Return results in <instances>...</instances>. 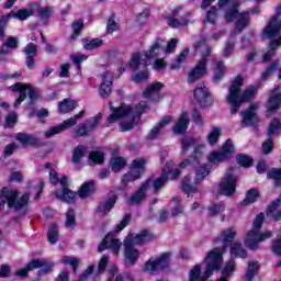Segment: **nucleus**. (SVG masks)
Returning a JSON list of instances; mask_svg holds the SVG:
<instances>
[{
  "instance_id": "obj_9",
  "label": "nucleus",
  "mask_w": 281,
  "mask_h": 281,
  "mask_svg": "<svg viewBox=\"0 0 281 281\" xmlns=\"http://www.w3.org/2000/svg\"><path fill=\"white\" fill-rule=\"evenodd\" d=\"M193 47L198 54H201L202 58L199 60L194 69L189 72V82H196L199 78H203V76L207 74V58L212 52V47L205 44V40H200Z\"/></svg>"
},
{
  "instance_id": "obj_47",
  "label": "nucleus",
  "mask_w": 281,
  "mask_h": 281,
  "mask_svg": "<svg viewBox=\"0 0 281 281\" xmlns=\"http://www.w3.org/2000/svg\"><path fill=\"white\" fill-rule=\"evenodd\" d=\"M221 133H222L221 127H213L209 132L207 144H210V146H216V144H218V139H221Z\"/></svg>"
},
{
  "instance_id": "obj_45",
  "label": "nucleus",
  "mask_w": 281,
  "mask_h": 281,
  "mask_svg": "<svg viewBox=\"0 0 281 281\" xmlns=\"http://www.w3.org/2000/svg\"><path fill=\"white\" fill-rule=\"evenodd\" d=\"M110 166H111L113 172H120V170H122L123 168L126 167V159H124L120 156H114L110 160Z\"/></svg>"
},
{
  "instance_id": "obj_36",
  "label": "nucleus",
  "mask_w": 281,
  "mask_h": 281,
  "mask_svg": "<svg viewBox=\"0 0 281 281\" xmlns=\"http://www.w3.org/2000/svg\"><path fill=\"white\" fill-rule=\"evenodd\" d=\"M267 216H271L274 221H278L281 216V200L272 202L267 210Z\"/></svg>"
},
{
  "instance_id": "obj_58",
  "label": "nucleus",
  "mask_w": 281,
  "mask_h": 281,
  "mask_svg": "<svg viewBox=\"0 0 281 281\" xmlns=\"http://www.w3.org/2000/svg\"><path fill=\"white\" fill-rule=\"evenodd\" d=\"M91 164H104V153L97 150L89 154Z\"/></svg>"
},
{
  "instance_id": "obj_14",
  "label": "nucleus",
  "mask_w": 281,
  "mask_h": 281,
  "mask_svg": "<svg viewBox=\"0 0 281 281\" xmlns=\"http://www.w3.org/2000/svg\"><path fill=\"white\" fill-rule=\"evenodd\" d=\"M9 91H13V93H20L14 103V109H18V106H21L22 102H25L27 94L31 101L36 100V89L30 85L16 82L9 87Z\"/></svg>"
},
{
  "instance_id": "obj_15",
  "label": "nucleus",
  "mask_w": 281,
  "mask_h": 281,
  "mask_svg": "<svg viewBox=\"0 0 281 281\" xmlns=\"http://www.w3.org/2000/svg\"><path fill=\"white\" fill-rule=\"evenodd\" d=\"M34 269H41L40 273H49V271L54 269V262L47 259H33L25 268L18 270L15 276L25 278V276H27L30 271H34Z\"/></svg>"
},
{
  "instance_id": "obj_21",
  "label": "nucleus",
  "mask_w": 281,
  "mask_h": 281,
  "mask_svg": "<svg viewBox=\"0 0 281 281\" xmlns=\"http://www.w3.org/2000/svg\"><path fill=\"white\" fill-rule=\"evenodd\" d=\"M258 103H252L248 110L240 112L241 126H258L260 124V116H258Z\"/></svg>"
},
{
  "instance_id": "obj_64",
  "label": "nucleus",
  "mask_w": 281,
  "mask_h": 281,
  "mask_svg": "<svg viewBox=\"0 0 281 281\" xmlns=\"http://www.w3.org/2000/svg\"><path fill=\"white\" fill-rule=\"evenodd\" d=\"M272 251L276 256H281V236H278L276 240L272 241Z\"/></svg>"
},
{
  "instance_id": "obj_17",
  "label": "nucleus",
  "mask_w": 281,
  "mask_h": 281,
  "mask_svg": "<svg viewBox=\"0 0 281 281\" xmlns=\"http://www.w3.org/2000/svg\"><path fill=\"white\" fill-rule=\"evenodd\" d=\"M146 160L144 158H136L132 161L130 171L125 173L122 178V183H132V181H137L145 172Z\"/></svg>"
},
{
  "instance_id": "obj_11",
  "label": "nucleus",
  "mask_w": 281,
  "mask_h": 281,
  "mask_svg": "<svg viewBox=\"0 0 281 281\" xmlns=\"http://www.w3.org/2000/svg\"><path fill=\"white\" fill-rule=\"evenodd\" d=\"M210 175V169H207V166L201 165L195 169V176L192 179V175H188L182 180V190L190 196V194H194V192H198L196 186L199 183H202V181Z\"/></svg>"
},
{
  "instance_id": "obj_32",
  "label": "nucleus",
  "mask_w": 281,
  "mask_h": 281,
  "mask_svg": "<svg viewBox=\"0 0 281 281\" xmlns=\"http://www.w3.org/2000/svg\"><path fill=\"white\" fill-rule=\"evenodd\" d=\"M175 168V162L173 161H168L162 168V177L170 179L171 181H175V179H179L181 175L180 169H173Z\"/></svg>"
},
{
  "instance_id": "obj_44",
  "label": "nucleus",
  "mask_w": 281,
  "mask_h": 281,
  "mask_svg": "<svg viewBox=\"0 0 281 281\" xmlns=\"http://www.w3.org/2000/svg\"><path fill=\"white\" fill-rule=\"evenodd\" d=\"M231 256L233 258H247V250L240 243H234L231 247Z\"/></svg>"
},
{
  "instance_id": "obj_37",
  "label": "nucleus",
  "mask_w": 281,
  "mask_h": 281,
  "mask_svg": "<svg viewBox=\"0 0 281 281\" xmlns=\"http://www.w3.org/2000/svg\"><path fill=\"white\" fill-rule=\"evenodd\" d=\"M148 183L150 182L143 183L139 190L132 194V198H131L132 205H137L144 201L146 190H148Z\"/></svg>"
},
{
  "instance_id": "obj_19",
  "label": "nucleus",
  "mask_w": 281,
  "mask_h": 281,
  "mask_svg": "<svg viewBox=\"0 0 281 281\" xmlns=\"http://www.w3.org/2000/svg\"><path fill=\"white\" fill-rule=\"evenodd\" d=\"M281 108V88L274 87L270 93L268 102L266 103V116L272 117Z\"/></svg>"
},
{
  "instance_id": "obj_50",
  "label": "nucleus",
  "mask_w": 281,
  "mask_h": 281,
  "mask_svg": "<svg viewBox=\"0 0 281 281\" xmlns=\"http://www.w3.org/2000/svg\"><path fill=\"white\" fill-rule=\"evenodd\" d=\"M166 181H168V178H166V176H161L160 178L153 180L149 179L147 180L145 183H148V188H150V186H153L154 192H159V190H161L162 186H166Z\"/></svg>"
},
{
  "instance_id": "obj_51",
  "label": "nucleus",
  "mask_w": 281,
  "mask_h": 281,
  "mask_svg": "<svg viewBox=\"0 0 281 281\" xmlns=\"http://www.w3.org/2000/svg\"><path fill=\"white\" fill-rule=\"evenodd\" d=\"M87 155V147L78 146L72 154V164L78 165L82 161V157Z\"/></svg>"
},
{
  "instance_id": "obj_2",
  "label": "nucleus",
  "mask_w": 281,
  "mask_h": 281,
  "mask_svg": "<svg viewBox=\"0 0 281 281\" xmlns=\"http://www.w3.org/2000/svg\"><path fill=\"white\" fill-rule=\"evenodd\" d=\"M148 106L145 103H139L136 108L131 105L122 104L119 108L113 106L110 103V115L108 117V124H114L119 122L121 131L124 133L134 128L139 122L142 113H146Z\"/></svg>"
},
{
  "instance_id": "obj_24",
  "label": "nucleus",
  "mask_w": 281,
  "mask_h": 281,
  "mask_svg": "<svg viewBox=\"0 0 281 281\" xmlns=\"http://www.w3.org/2000/svg\"><path fill=\"white\" fill-rule=\"evenodd\" d=\"M101 121H102V114H98L97 116L88 120L86 124L79 125L77 130V136L82 137L83 135H89L91 131H95V128L100 126Z\"/></svg>"
},
{
  "instance_id": "obj_8",
  "label": "nucleus",
  "mask_w": 281,
  "mask_h": 281,
  "mask_svg": "<svg viewBox=\"0 0 281 281\" xmlns=\"http://www.w3.org/2000/svg\"><path fill=\"white\" fill-rule=\"evenodd\" d=\"M265 223V213H259L254 223L252 228L248 231L246 237L244 238L245 246L251 251H256L260 249V243H265V240H269L271 238V231H267L265 233L260 232L262 224Z\"/></svg>"
},
{
  "instance_id": "obj_55",
  "label": "nucleus",
  "mask_w": 281,
  "mask_h": 281,
  "mask_svg": "<svg viewBox=\"0 0 281 281\" xmlns=\"http://www.w3.org/2000/svg\"><path fill=\"white\" fill-rule=\"evenodd\" d=\"M65 225L68 229H74V227H76V212H74V210L67 211Z\"/></svg>"
},
{
  "instance_id": "obj_41",
  "label": "nucleus",
  "mask_w": 281,
  "mask_h": 281,
  "mask_svg": "<svg viewBox=\"0 0 281 281\" xmlns=\"http://www.w3.org/2000/svg\"><path fill=\"white\" fill-rule=\"evenodd\" d=\"M260 270V263L258 261H249L248 269L246 271V281H252L256 278V273Z\"/></svg>"
},
{
  "instance_id": "obj_33",
  "label": "nucleus",
  "mask_w": 281,
  "mask_h": 281,
  "mask_svg": "<svg viewBox=\"0 0 281 281\" xmlns=\"http://www.w3.org/2000/svg\"><path fill=\"white\" fill-rule=\"evenodd\" d=\"M170 122H172V115H167L165 116L158 124L157 126H155L150 133L148 134V139H155L158 137L161 128H164L165 126H168V124H170Z\"/></svg>"
},
{
  "instance_id": "obj_28",
  "label": "nucleus",
  "mask_w": 281,
  "mask_h": 281,
  "mask_svg": "<svg viewBox=\"0 0 281 281\" xmlns=\"http://www.w3.org/2000/svg\"><path fill=\"white\" fill-rule=\"evenodd\" d=\"M112 86H113V75H111V72L103 74L102 83L99 90L101 98H109L111 95Z\"/></svg>"
},
{
  "instance_id": "obj_39",
  "label": "nucleus",
  "mask_w": 281,
  "mask_h": 281,
  "mask_svg": "<svg viewBox=\"0 0 281 281\" xmlns=\"http://www.w3.org/2000/svg\"><path fill=\"white\" fill-rule=\"evenodd\" d=\"M104 45V41L100 38H83L82 40V46L86 48L88 52H91L93 49H98V47H102Z\"/></svg>"
},
{
  "instance_id": "obj_6",
  "label": "nucleus",
  "mask_w": 281,
  "mask_h": 281,
  "mask_svg": "<svg viewBox=\"0 0 281 281\" xmlns=\"http://www.w3.org/2000/svg\"><path fill=\"white\" fill-rule=\"evenodd\" d=\"M151 238L153 236L147 231L140 234H130L124 240L125 263L130 267H135L139 260V250L136 248L137 245L149 243Z\"/></svg>"
},
{
  "instance_id": "obj_56",
  "label": "nucleus",
  "mask_w": 281,
  "mask_h": 281,
  "mask_svg": "<svg viewBox=\"0 0 281 281\" xmlns=\"http://www.w3.org/2000/svg\"><path fill=\"white\" fill-rule=\"evenodd\" d=\"M37 11H38V16L42 19V21H47V19H49L52 14H54V8L52 7H44V8L38 7Z\"/></svg>"
},
{
  "instance_id": "obj_63",
  "label": "nucleus",
  "mask_w": 281,
  "mask_h": 281,
  "mask_svg": "<svg viewBox=\"0 0 281 281\" xmlns=\"http://www.w3.org/2000/svg\"><path fill=\"white\" fill-rule=\"evenodd\" d=\"M151 67L155 71H164L168 67V63L164 58H156Z\"/></svg>"
},
{
  "instance_id": "obj_3",
  "label": "nucleus",
  "mask_w": 281,
  "mask_h": 281,
  "mask_svg": "<svg viewBox=\"0 0 281 281\" xmlns=\"http://www.w3.org/2000/svg\"><path fill=\"white\" fill-rule=\"evenodd\" d=\"M44 186L45 184H43V182H40L36 188L30 189V192L24 193L20 198H19V191L4 187L0 192V203L2 205H5L7 203L8 207L12 210H21L25 207V205H27L31 194H35L34 201H38V199H41V194H43Z\"/></svg>"
},
{
  "instance_id": "obj_46",
  "label": "nucleus",
  "mask_w": 281,
  "mask_h": 281,
  "mask_svg": "<svg viewBox=\"0 0 281 281\" xmlns=\"http://www.w3.org/2000/svg\"><path fill=\"white\" fill-rule=\"evenodd\" d=\"M148 66H145L144 68H132L133 71H140L136 72L133 77L132 80L134 82H144L145 80H148Z\"/></svg>"
},
{
  "instance_id": "obj_12",
  "label": "nucleus",
  "mask_w": 281,
  "mask_h": 281,
  "mask_svg": "<svg viewBox=\"0 0 281 281\" xmlns=\"http://www.w3.org/2000/svg\"><path fill=\"white\" fill-rule=\"evenodd\" d=\"M38 10V2H33L29 8L20 9L16 12L11 11L9 14L0 18V38H3V29L8 25L10 19H19V21H27L30 16H34V13Z\"/></svg>"
},
{
  "instance_id": "obj_35",
  "label": "nucleus",
  "mask_w": 281,
  "mask_h": 281,
  "mask_svg": "<svg viewBox=\"0 0 281 281\" xmlns=\"http://www.w3.org/2000/svg\"><path fill=\"white\" fill-rule=\"evenodd\" d=\"M280 45H281V35L279 36V38L270 42L269 50L262 55V63H269V60H271V58L276 56V49H278Z\"/></svg>"
},
{
  "instance_id": "obj_27",
  "label": "nucleus",
  "mask_w": 281,
  "mask_h": 281,
  "mask_svg": "<svg viewBox=\"0 0 281 281\" xmlns=\"http://www.w3.org/2000/svg\"><path fill=\"white\" fill-rule=\"evenodd\" d=\"M76 124H78V121H76V119H74V117H70V119L64 121L61 124L56 125V126L49 128L48 131H46L45 137H47V138L54 137V135H58L59 133H63L64 131L71 128V126H76Z\"/></svg>"
},
{
  "instance_id": "obj_22",
  "label": "nucleus",
  "mask_w": 281,
  "mask_h": 281,
  "mask_svg": "<svg viewBox=\"0 0 281 281\" xmlns=\"http://www.w3.org/2000/svg\"><path fill=\"white\" fill-rule=\"evenodd\" d=\"M281 14V4L277 7V15H273L268 25L263 29V38H273L280 34L281 19H278Z\"/></svg>"
},
{
  "instance_id": "obj_62",
  "label": "nucleus",
  "mask_w": 281,
  "mask_h": 281,
  "mask_svg": "<svg viewBox=\"0 0 281 281\" xmlns=\"http://www.w3.org/2000/svg\"><path fill=\"white\" fill-rule=\"evenodd\" d=\"M59 262H61V265H69L72 267L74 271H76V267H78V258L71 256L61 257Z\"/></svg>"
},
{
  "instance_id": "obj_34",
  "label": "nucleus",
  "mask_w": 281,
  "mask_h": 281,
  "mask_svg": "<svg viewBox=\"0 0 281 281\" xmlns=\"http://www.w3.org/2000/svg\"><path fill=\"white\" fill-rule=\"evenodd\" d=\"M15 137L23 146H38V138L32 134L19 133Z\"/></svg>"
},
{
  "instance_id": "obj_57",
  "label": "nucleus",
  "mask_w": 281,
  "mask_h": 281,
  "mask_svg": "<svg viewBox=\"0 0 281 281\" xmlns=\"http://www.w3.org/2000/svg\"><path fill=\"white\" fill-rule=\"evenodd\" d=\"M190 54V49L186 48L183 49L180 55L177 57L176 64L171 65V69H179L181 67L182 63H186V58H188V55Z\"/></svg>"
},
{
  "instance_id": "obj_26",
  "label": "nucleus",
  "mask_w": 281,
  "mask_h": 281,
  "mask_svg": "<svg viewBox=\"0 0 281 281\" xmlns=\"http://www.w3.org/2000/svg\"><path fill=\"white\" fill-rule=\"evenodd\" d=\"M104 249H112L113 254L117 256L120 254V249H122V241H120V239L111 238L108 235L98 247L99 251H104Z\"/></svg>"
},
{
  "instance_id": "obj_10",
  "label": "nucleus",
  "mask_w": 281,
  "mask_h": 281,
  "mask_svg": "<svg viewBox=\"0 0 281 281\" xmlns=\"http://www.w3.org/2000/svg\"><path fill=\"white\" fill-rule=\"evenodd\" d=\"M181 148L182 153H188L190 148L193 149V153L190 159H184L182 162H180V168H188V166H194V164H196V159H200V157H203V155H205V144H203V140H201V138L183 137L181 139Z\"/></svg>"
},
{
  "instance_id": "obj_7",
  "label": "nucleus",
  "mask_w": 281,
  "mask_h": 281,
  "mask_svg": "<svg viewBox=\"0 0 281 281\" xmlns=\"http://www.w3.org/2000/svg\"><path fill=\"white\" fill-rule=\"evenodd\" d=\"M166 54L164 49V40L156 38L149 49L145 53H134L128 64L130 69H144L150 65V59L161 58Z\"/></svg>"
},
{
  "instance_id": "obj_13",
  "label": "nucleus",
  "mask_w": 281,
  "mask_h": 281,
  "mask_svg": "<svg viewBox=\"0 0 281 281\" xmlns=\"http://www.w3.org/2000/svg\"><path fill=\"white\" fill-rule=\"evenodd\" d=\"M170 267V252H162L159 257H151L143 267L146 273H157V271H164Z\"/></svg>"
},
{
  "instance_id": "obj_54",
  "label": "nucleus",
  "mask_w": 281,
  "mask_h": 281,
  "mask_svg": "<svg viewBox=\"0 0 281 281\" xmlns=\"http://www.w3.org/2000/svg\"><path fill=\"white\" fill-rule=\"evenodd\" d=\"M171 205H175V207L171 210V216L173 218L179 216V214H183V206L181 205V200H179V198H173Z\"/></svg>"
},
{
  "instance_id": "obj_5",
  "label": "nucleus",
  "mask_w": 281,
  "mask_h": 281,
  "mask_svg": "<svg viewBox=\"0 0 281 281\" xmlns=\"http://www.w3.org/2000/svg\"><path fill=\"white\" fill-rule=\"evenodd\" d=\"M204 262L206 263L204 276L201 274V266L195 265L189 272V281H207L214 271H218L223 265V249L214 248L209 251Z\"/></svg>"
},
{
  "instance_id": "obj_60",
  "label": "nucleus",
  "mask_w": 281,
  "mask_h": 281,
  "mask_svg": "<svg viewBox=\"0 0 281 281\" xmlns=\"http://www.w3.org/2000/svg\"><path fill=\"white\" fill-rule=\"evenodd\" d=\"M246 60H247V63H256V60H260V49L251 48L246 54Z\"/></svg>"
},
{
  "instance_id": "obj_16",
  "label": "nucleus",
  "mask_w": 281,
  "mask_h": 281,
  "mask_svg": "<svg viewBox=\"0 0 281 281\" xmlns=\"http://www.w3.org/2000/svg\"><path fill=\"white\" fill-rule=\"evenodd\" d=\"M235 149H234V143L232 139H227L225 144L223 145L221 150H215L212 151L209 155V162L218 165L223 164V161H227L228 159H232V156L234 155Z\"/></svg>"
},
{
  "instance_id": "obj_38",
  "label": "nucleus",
  "mask_w": 281,
  "mask_h": 281,
  "mask_svg": "<svg viewBox=\"0 0 281 281\" xmlns=\"http://www.w3.org/2000/svg\"><path fill=\"white\" fill-rule=\"evenodd\" d=\"M78 106V103L71 99H64L58 105L59 113H71Z\"/></svg>"
},
{
  "instance_id": "obj_30",
  "label": "nucleus",
  "mask_w": 281,
  "mask_h": 281,
  "mask_svg": "<svg viewBox=\"0 0 281 281\" xmlns=\"http://www.w3.org/2000/svg\"><path fill=\"white\" fill-rule=\"evenodd\" d=\"M236 234L237 232L235 228H226L221 233L215 243H222L224 247L223 249H225V247L234 241V238H236Z\"/></svg>"
},
{
  "instance_id": "obj_1",
  "label": "nucleus",
  "mask_w": 281,
  "mask_h": 281,
  "mask_svg": "<svg viewBox=\"0 0 281 281\" xmlns=\"http://www.w3.org/2000/svg\"><path fill=\"white\" fill-rule=\"evenodd\" d=\"M223 14L227 23L236 21V32H243L249 25V13H240V0H218L217 8L213 7L209 10L204 21L214 24L218 21V16Z\"/></svg>"
},
{
  "instance_id": "obj_23",
  "label": "nucleus",
  "mask_w": 281,
  "mask_h": 281,
  "mask_svg": "<svg viewBox=\"0 0 281 281\" xmlns=\"http://www.w3.org/2000/svg\"><path fill=\"white\" fill-rule=\"evenodd\" d=\"M59 183L63 187V190L55 192L56 199L64 201L65 203H74V201H76V192L66 188V186H68L67 177H61Z\"/></svg>"
},
{
  "instance_id": "obj_49",
  "label": "nucleus",
  "mask_w": 281,
  "mask_h": 281,
  "mask_svg": "<svg viewBox=\"0 0 281 281\" xmlns=\"http://www.w3.org/2000/svg\"><path fill=\"white\" fill-rule=\"evenodd\" d=\"M117 202V196L113 195L105 202L101 203L99 205V210L103 212V214H109L110 210H113L115 207V203Z\"/></svg>"
},
{
  "instance_id": "obj_25",
  "label": "nucleus",
  "mask_w": 281,
  "mask_h": 281,
  "mask_svg": "<svg viewBox=\"0 0 281 281\" xmlns=\"http://www.w3.org/2000/svg\"><path fill=\"white\" fill-rule=\"evenodd\" d=\"M195 102L200 106L210 105V90L205 87V83H199L194 90Z\"/></svg>"
},
{
  "instance_id": "obj_52",
  "label": "nucleus",
  "mask_w": 281,
  "mask_h": 281,
  "mask_svg": "<svg viewBox=\"0 0 281 281\" xmlns=\"http://www.w3.org/2000/svg\"><path fill=\"white\" fill-rule=\"evenodd\" d=\"M259 196L260 194L258 193V190L250 189L246 194V199L241 202V205H249V203H256Z\"/></svg>"
},
{
  "instance_id": "obj_42",
  "label": "nucleus",
  "mask_w": 281,
  "mask_h": 281,
  "mask_svg": "<svg viewBox=\"0 0 281 281\" xmlns=\"http://www.w3.org/2000/svg\"><path fill=\"white\" fill-rule=\"evenodd\" d=\"M280 133H281L280 119L274 117L271 120L268 126V137H276V135H280Z\"/></svg>"
},
{
  "instance_id": "obj_20",
  "label": "nucleus",
  "mask_w": 281,
  "mask_h": 281,
  "mask_svg": "<svg viewBox=\"0 0 281 281\" xmlns=\"http://www.w3.org/2000/svg\"><path fill=\"white\" fill-rule=\"evenodd\" d=\"M236 181H238V177L234 175V169H228L220 183V192L224 196H232L236 192Z\"/></svg>"
},
{
  "instance_id": "obj_4",
  "label": "nucleus",
  "mask_w": 281,
  "mask_h": 281,
  "mask_svg": "<svg viewBox=\"0 0 281 281\" xmlns=\"http://www.w3.org/2000/svg\"><path fill=\"white\" fill-rule=\"evenodd\" d=\"M240 87H243V77L238 76L229 87L227 102L231 105V113L234 115L240 111L243 102H250L258 94L259 86H250L240 94Z\"/></svg>"
},
{
  "instance_id": "obj_48",
  "label": "nucleus",
  "mask_w": 281,
  "mask_h": 281,
  "mask_svg": "<svg viewBox=\"0 0 281 281\" xmlns=\"http://www.w3.org/2000/svg\"><path fill=\"white\" fill-rule=\"evenodd\" d=\"M225 74H227V68L225 67L224 61H215V74H214V80H223L225 77Z\"/></svg>"
},
{
  "instance_id": "obj_59",
  "label": "nucleus",
  "mask_w": 281,
  "mask_h": 281,
  "mask_svg": "<svg viewBox=\"0 0 281 281\" xmlns=\"http://www.w3.org/2000/svg\"><path fill=\"white\" fill-rule=\"evenodd\" d=\"M48 243H50V245L58 243V226L56 224L52 225L48 231Z\"/></svg>"
},
{
  "instance_id": "obj_43",
  "label": "nucleus",
  "mask_w": 281,
  "mask_h": 281,
  "mask_svg": "<svg viewBox=\"0 0 281 281\" xmlns=\"http://www.w3.org/2000/svg\"><path fill=\"white\" fill-rule=\"evenodd\" d=\"M223 212H225V203L223 202H217L209 206L210 216H218V214H221L222 221H225V215H223Z\"/></svg>"
},
{
  "instance_id": "obj_18",
  "label": "nucleus",
  "mask_w": 281,
  "mask_h": 281,
  "mask_svg": "<svg viewBox=\"0 0 281 281\" xmlns=\"http://www.w3.org/2000/svg\"><path fill=\"white\" fill-rule=\"evenodd\" d=\"M192 23V12L183 11L182 8H178L173 11V15L167 19V24L170 27H183Z\"/></svg>"
},
{
  "instance_id": "obj_61",
  "label": "nucleus",
  "mask_w": 281,
  "mask_h": 281,
  "mask_svg": "<svg viewBox=\"0 0 281 281\" xmlns=\"http://www.w3.org/2000/svg\"><path fill=\"white\" fill-rule=\"evenodd\" d=\"M237 164L243 168H250L254 160L249 156L240 154L237 156Z\"/></svg>"
},
{
  "instance_id": "obj_40",
  "label": "nucleus",
  "mask_w": 281,
  "mask_h": 281,
  "mask_svg": "<svg viewBox=\"0 0 281 281\" xmlns=\"http://www.w3.org/2000/svg\"><path fill=\"white\" fill-rule=\"evenodd\" d=\"M95 192V183L93 181L86 182L81 186L79 190L80 199H87V196H91Z\"/></svg>"
},
{
  "instance_id": "obj_31",
  "label": "nucleus",
  "mask_w": 281,
  "mask_h": 281,
  "mask_svg": "<svg viewBox=\"0 0 281 281\" xmlns=\"http://www.w3.org/2000/svg\"><path fill=\"white\" fill-rule=\"evenodd\" d=\"M188 124H190V117L188 116V112H182L173 126V133H176V135H181L186 133V131H188Z\"/></svg>"
},
{
  "instance_id": "obj_53",
  "label": "nucleus",
  "mask_w": 281,
  "mask_h": 281,
  "mask_svg": "<svg viewBox=\"0 0 281 281\" xmlns=\"http://www.w3.org/2000/svg\"><path fill=\"white\" fill-rule=\"evenodd\" d=\"M109 265V256H103L100 261L98 269L94 273L93 280H98L101 273H104V270L106 269V266Z\"/></svg>"
},
{
  "instance_id": "obj_29",
  "label": "nucleus",
  "mask_w": 281,
  "mask_h": 281,
  "mask_svg": "<svg viewBox=\"0 0 281 281\" xmlns=\"http://www.w3.org/2000/svg\"><path fill=\"white\" fill-rule=\"evenodd\" d=\"M164 89V83L155 82L151 83L143 93L146 100H151V102H159V92Z\"/></svg>"
}]
</instances>
